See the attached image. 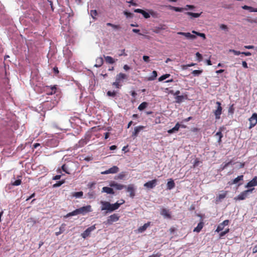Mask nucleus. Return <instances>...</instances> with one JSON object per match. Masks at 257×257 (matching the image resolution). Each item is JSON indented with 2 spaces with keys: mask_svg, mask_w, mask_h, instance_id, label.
<instances>
[{
  "mask_svg": "<svg viewBox=\"0 0 257 257\" xmlns=\"http://www.w3.org/2000/svg\"><path fill=\"white\" fill-rule=\"evenodd\" d=\"M90 15L93 19H95V17L97 15V12L96 10H91Z\"/></svg>",
  "mask_w": 257,
  "mask_h": 257,
  "instance_id": "46",
  "label": "nucleus"
},
{
  "mask_svg": "<svg viewBox=\"0 0 257 257\" xmlns=\"http://www.w3.org/2000/svg\"><path fill=\"white\" fill-rule=\"evenodd\" d=\"M160 214L161 215L163 216L165 218H167L168 219L171 218V214H170L169 210L167 209L166 208H163L160 212Z\"/></svg>",
  "mask_w": 257,
  "mask_h": 257,
  "instance_id": "17",
  "label": "nucleus"
},
{
  "mask_svg": "<svg viewBox=\"0 0 257 257\" xmlns=\"http://www.w3.org/2000/svg\"><path fill=\"white\" fill-rule=\"evenodd\" d=\"M170 93L173 94L174 95H179V94L180 93V92L179 90H177L175 92H174L173 90H171L170 91Z\"/></svg>",
  "mask_w": 257,
  "mask_h": 257,
  "instance_id": "60",
  "label": "nucleus"
},
{
  "mask_svg": "<svg viewBox=\"0 0 257 257\" xmlns=\"http://www.w3.org/2000/svg\"><path fill=\"white\" fill-rule=\"evenodd\" d=\"M118 55L119 56H126L127 54L125 53V49H122L121 50H120V53L118 54Z\"/></svg>",
  "mask_w": 257,
  "mask_h": 257,
  "instance_id": "62",
  "label": "nucleus"
},
{
  "mask_svg": "<svg viewBox=\"0 0 257 257\" xmlns=\"http://www.w3.org/2000/svg\"><path fill=\"white\" fill-rule=\"evenodd\" d=\"M249 121V129L254 127L257 123V113H254L248 119Z\"/></svg>",
  "mask_w": 257,
  "mask_h": 257,
  "instance_id": "5",
  "label": "nucleus"
},
{
  "mask_svg": "<svg viewBox=\"0 0 257 257\" xmlns=\"http://www.w3.org/2000/svg\"><path fill=\"white\" fill-rule=\"evenodd\" d=\"M120 83L118 82L117 81H115L112 83V85L114 86H115L117 88H119L121 87V85L119 84Z\"/></svg>",
  "mask_w": 257,
  "mask_h": 257,
  "instance_id": "52",
  "label": "nucleus"
},
{
  "mask_svg": "<svg viewBox=\"0 0 257 257\" xmlns=\"http://www.w3.org/2000/svg\"><path fill=\"white\" fill-rule=\"evenodd\" d=\"M150 222H148L144 224L143 226L140 227L138 229V232L142 233L145 231L147 229V228L150 225Z\"/></svg>",
  "mask_w": 257,
  "mask_h": 257,
  "instance_id": "26",
  "label": "nucleus"
},
{
  "mask_svg": "<svg viewBox=\"0 0 257 257\" xmlns=\"http://www.w3.org/2000/svg\"><path fill=\"white\" fill-rule=\"evenodd\" d=\"M242 8L244 10H248L250 12H257L256 8H254L251 7L247 6L246 5L242 6Z\"/></svg>",
  "mask_w": 257,
  "mask_h": 257,
  "instance_id": "31",
  "label": "nucleus"
},
{
  "mask_svg": "<svg viewBox=\"0 0 257 257\" xmlns=\"http://www.w3.org/2000/svg\"><path fill=\"white\" fill-rule=\"evenodd\" d=\"M143 59L144 61L148 63L150 61V58L148 56H144L143 57Z\"/></svg>",
  "mask_w": 257,
  "mask_h": 257,
  "instance_id": "61",
  "label": "nucleus"
},
{
  "mask_svg": "<svg viewBox=\"0 0 257 257\" xmlns=\"http://www.w3.org/2000/svg\"><path fill=\"white\" fill-rule=\"evenodd\" d=\"M78 214H82L84 215L86 213L91 212L92 211L91 205H88L86 206H83L77 209Z\"/></svg>",
  "mask_w": 257,
  "mask_h": 257,
  "instance_id": "4",
  "label": "nucleus"
},
{
  "mask_svg": "<svg viewBox=\"0 0 257 257\" xmlns=\"http://www.w3.org/2000/svg\"><path fill=\"white\" fill-rule=\"evenodd\" d=\"M100 204H101V211L106 210L107 212H109V207H110V203L108 201H101L100 202Z\"/></svg>",
  "mask_w": 257,
  "mask_h": 257,
  "instance_id": "12",
  "label": "nucleus"
},
{
  "mask_svg": "<svg viewBox=\"0 0 257 257\" xmlns=\"http://www.w3.org/2000/svg\"><path fill=\"white\" fill-rule=\"evenodd\" d=\"M104 59L106 63L109 64H113L115 62L114 59L110 56H105Z\"/></svg>",
  "mask_w": 257,
  "mask_h": 257,
  "instance_id": "32",
  "label": "nucleus"
},
{
  "mask_svg": "<svg viewBox=\"0 0 257 257\" xmlns=\"http://www.w3.org/2000/svg\"><path fill=\"white\" fill-rule=\"evenodd\" d=\"M134 12L142 14L144 17L146 19H148L150 17V15L149 13L140 9H135Z\"/></svg>",
  "mask_w": 257,
  "mask_h": 257,
  "instance_id": "20",
  "label": "nucleus"
},
{
  "mask_svg": "<svg viewBox=\"0 0 257 257\" xmlns=\"http://www.w3.org/2000/svg\"><path fill=\"white\" fill-rule=\"evenodd\" d=\"M254 189V188L247 189L240 193L237 197L234 198L235 200H242L246 198L249 194L251 193Z\"/></svg>",
  "mask_w": 257,
  "mask_h": 257,
  "instance_id": "2",
  "label": "nucleus"
},
{
  "mask_svg": "<svg viewBox=\"0 0 257 257\" xmlns=\"http://www.w3.org/2000/svg\"><path fill=\"white\" fill-rule=\"evenodd\" d=\"M90 137L89 136L85 137L84 139H82L78 142V146L80 147H83L89 141Z\"/></svg>",
  "mask_w": 257,
  "mask_h": 257,
  "instance_id": "19",
  "label": "nucleus"
},
{
  "mask_svg": "<svg viewBox=\"0 0 257 257\" xmlns=\"http://www.w3.org/2000/svg\"><path fill=\"white\" fill-rule=\"evenodd\" d=\"M175 101L177 103H180L182 102L184 99H186L187 98V95L186 94L185 95H177L175 97Z\"/></svg>",
  "mask_w": 257,
  "mask_h": 257,
  "instance_id": "23",
  "label": "nucleus"
},
{
  "mask_svg": "<svg viewBox=\"0 0 257 257\" xmlns=\"http://www.w3.org/2000/svg\"><path fill=\"white\" fill-rule=\"evenodd\" d=\"M229 223V221L228 220H225L222 223H220L217 227V228L215 230L216 232H219L222 231L224 227L226 225H228Z\"/></svg>",
  "mask_w": 257,
  "mask_h": 257,
  "instance_id": "14",
  "label": "nucleus"
},
{
  "mask_svg": "<svg viewBox=\"0 0 257 257\" xmlns=\"http://www.w3.org/2000/svg\"><path fill=\"white\" fill-rule=\"evenodd\" d=\"M78 214V211L77 210V209H75V210L71 212H69V213H68L65 217H69V216H74V215H76Z\"/></svg>",
  "mask_w": 257,
  "mask_h": 257,
  "instance_id": "40",
  "label": "nucleus"
},
{
  "mask_svg": "<svg viewBox=\"0 0 257 257\" xmlns=\"http://www.w3.org/2000/svg\"><path fill=\"white\" fill-rule=\"evenodd\" d=\"M243 178V175L238 176L237 177L233 179L232 181L228 182V184L229 185H232L233 184H235L238 183L239 181H242Z\"/></svg>",
  "mask_w": 257,
  "mask_h": 257,
  "instance_id": "22",
  "label": "nucleus"
},
{
  "mask_svg": "<svg viewBox=\"0 0 257 257\" xmlns=\"http://www.w3.org/2000/svg\"><path fill=\"white\" fill-rule=\"evenodd\" d=\"M166 7H167L168 9L170 10H173L176 12H183V11H186L188 9H193L195 7L193 5H187L186 6L185 8H179V7H175L174 6H172L171 5L166 6Z\"/></svg>",
  "mask_w": 257,
  "mask_h": 257,
  "instance_id": "1",
  "label": "nucleus"
},
{
  "mask_svg": "<svg viewBox=\"0 0 257 257\" xmlns=\"http://www.w3.org/2000/svg\"><path fill=\"white\" fill-rule=\"evenodd\" d=\"M202 70H195L192 72V74H193L194 76H198L199 75L201 74L202 73Z\"/></svg>",
  "mask_w": 257,
  "mask_h": 257,
  "instance_id": "42",
  "label": "nucleus"
},
{
  "mask_svg": "<svg viewBox=\"0 0 257 257\" xmlns=\"http://www.w3.org/2000/svg\"><path fill=\"white\" fill-rule=\"evenodd\" d=\"M119 171V168L116 166H114L112 167L109 168V169L101 172V174L103 175L108 174H115L117 173Z\"/></svg>",
  "mask_w": 257,
  "mask_h": 257,
  "instance_id": "8",
  "label": "nucleus"
},
{
  "mask_svg": "<svg viewBox=\"0 0 257 257\" xmlns=\"http://www.w3.org/2000/svg\"><path fill=\"white\" fill-rule=\"evenodd\" d=\"M180 126L185 128L186 126L184 125H181L179 122H177L175 126L173 127L174 130L176 132L178 131Z\"/></svg>",
  "mask_w": 257,
  "mask_h": 257,
  "instance_id": "38",
  "label": "nucleus"
},
{
  "mask_svg": "<svg viewBox=\"0 0 257 257\" xmlns=\"http://www.w3.org/2000/svg\"><path fill=\"white\" fill-rule=\"evenodd\" d=\"M167 27L164 24H161L158 26V27H156V29L160 30H165L166 29Z\"/></svg>",
  "mask_w": 257,
  "mask_h": 257,
  "instance_id": "51",
  "label": "nucleus"
},
{
  "mask_svg": "<svg viewBox=\"0 0 257 257\" xmlns=\"http://www.w3.org/2000/svg\"><path fill=\"white\" fill-rule=\"evenodd\" d=\"M27 221L28 223H30L32 226L34 225L37 223V221L33 218H28Z\"/></svg>",
  "mask_w": 257,
  "mask_h": 257,
  "instance_id": "44",
  "label": "nucleus"
},
{
  "mask_svg": "<svg viewBox=\"0 0 257 257\" xmlns=\"http://www.w3.org/2000/svg\"><path fill=\"white\" fill-rule=\"evenodd\" d=\"M96 228L95 225H93L87 228L83 233H81V236L83 238H86L89 236L91 231L95 230Z\"/></svg>",
  "mask_w": 257,
  "mask_h": 257,
  "instance_id": "6",
  "label": "nucleus"
},
{
  "mask_svg": "<svg viewBox=\"0 0 257 257\" xmlns=\"http://www.w3.org/2000/svg\"><path fill=\"white\" fill-rule=\"evenodd\" d=\"M145 126L142 125H139L135 128L134 132L133 133L132 136L134 138H136L138 136L139 132L143 130Z\"/></svg>",
  "mask_w": 257,
  "mask_h": 257,
  "instance_id": "21",
  "label": "nucleus"
},
{
  "mask_svg": "<svg viewBox=\"0 0 257 257\" xmlns=\"http://www.w3.org/2000/svg\"><path fill=\"white\" fill-rule=\"evenodd\" d=\"M161 255L160 253H157L156 254H153L152 255H150L149 257H160Z\"/></svg>",
  "mask_w": 257,
  "mask_h": 257,
  "instance_id": "64",
  "label": "nucleus"
},
{
  "mask_svg": "<svg viewBox=\"0 0 257 257\" xmlns=\"http://www.w3.org/2000/svg\"><path fill=\"white\" fill-rule=\"evenodd\" d=\"M203 225H204V223L203 222H200L198 224L197 227L194 228L193 231L196 232H199L202 229Z\"/></svg>",
  "mask_w": 257,
  "mask_h": 257,
  "instance_id": "29",
  "label": "nucleus"
},
{
  "mask_svg": "<svg viewBox=\"0 0 257 257\" xmlns=\"http://www.w3.org/2000/svg\"><path fill=\"white\" fill-rule=\"evenodd\" d=\"M192 33L196 34V35L200 36L203 38V39H206L205 35L204 33H201L195 31H192Z\"/></svg>",
  "mask_w": 257,
  "mask_h": 257,
  "instance_id": "39",
  "label": "nucleus"
},
{
  "mask_svg": "<svg viewBox=\"0 0 257 257\" xmlns=\"http://www.w3.org/2000/svg\"><path fill=\"white\" fill-rule=\"evenodd\" d=\"M167 186L168 189L171 190L174 188L175 186V184L174 180L172 179H170L167 182Z\"/></svg>",
  "mask_w": 257,
  "mask_h": 257,
  "instance_id": "27",
  "label": "nucleus"
},
{
  "mask_svg": "<svg viewBox=\"0 0 257 257\" xmlns=\"http://www.w3.org/2000/svg\"><path fill=\"white\" fill-rule=\"evenodd\" d=\"M220 28L221 30H225V31H227L228 30V28H227V26L224 25V24H221L220 25Z\"/></svg>",
  "mask_w": 257,
  "mask_h": 257,
  "instance_id": "58",
  "label": "nucleus"
},
{
  "mask_svg": "<svg viewBox=\"0 0 257 257\" xmlns=\"http://www.w3.org/2000/svg\"><path fill=\"white\" fill-rule=\"evenodd\" d=\"M125 176V174L123 172L119 173L117 176L115 177V179H123Z\"/></svg>",
  "mask_w": 257,
  "mask_h": 257,
  "instance_id": "43",
  "label": "nucleus"
},
{
  "mask_svg": "<svg viewBox=\"0 0 257 257\" xmlns=\"http://www.w3.org/2000/svg\"><path fill=\"white\" fill-rule=\"evenodd\" d=\"M178 35H182L185 36L188 39L194 40L196 38V36L194 35L191 34L190 33H185L179 32L177 33Z\"/></svg>",
  "mask_w": 257,
  "mask_h": 257,
  "instance_id": "15",
  "label": "nucleus"
},
{
  "mask_svg": "<svg viewBox=\"0 0 257 257\" xmlns=\"http://www.w3.org/2000/svg\"><path fill=\"white\" fill-rule=\"evenodd\" d=\"M102 192H105L109 194H114V192L112 188L108 187H103L102 188Z\"/></svg>",
  "mask_w": 257,
  "mask_h": 257,
  "instance_id": "25",
  "label": "nucleus"
},
{
  "mask_svg": "<svg viewBox=\"0 0 257 257\" xmlns=\"http://www.w3.org/2000/svg\"><path fill=\"white\" fill-rule=\"evenodd\" d=\"M229 230H230L229 228H227L224 231L221 232L219 234L220 238H221L222 237L224 236L226 234L228 233L229 232Z\"/></svg>",
  "mask_w": 257,
  "mask_h": 257,
  "instance_id": "45",
  "label": "nucleus"
},
{
  "mask_svg": "<svg viewBox=\"0 0 257 257\" xmlns=\"http://www.w3.org/2000/svg\"><path fill=\"white\" fill-rule=\"evenodd\" d=\"M62 170L65 172L67 174H69L70 173L68 172V171L67 170V167L66 166L65 164L63 165L62 166Z\"/></svg>",
  "mask_w": 257,
  "mask_h": 257,
  "instance_id": "57",
  "label": "nucleus"
},
{
  "mask_svg": "<svg viewBox=\"0 0 257 257\" xmlns=\"http://www.w3.org/2000/svg\"><path fill=\"white\" fill-rule=\"evenodd\" d=\"M157 183V180L154 179L151 181H149L147 182L144 185V186L145 187H146L147 188L153 189L156 186Z\"/></svg>",
  "mask_w": 257,
  "mask_h": 257,
  "instance_id": "11",
  "label": "nucleus"
},
{
  "mask_svg": "<svg viewBox=\"0 0 257 257\" xmlns=\"http://www.w3.org/2000/svg\"><path fill=\"white\" fill-rule=\"evenodd\" d=\"M120 203H118L117 202L114 204L110 203V207H109V212H112V211L117 209L120 207V206L121 205L123 204L125 202L124 200L123 199L120 200Z\"/></svg>",
  "mask_w": 257,
  "mask_h": 257,
  "instance_id": "7",
  "label": "nucleus"
},
{
  "mask_svg": "<svg viewBox=\"0 0 257 257\" xmlns=\"http://www.w3.org/2000/svg\"><path fill=\"white\" fill-rule=\"evenodd\" d=\"M216 104L217 105L216 109L213 111V113L215 116L216 119L220 118V115L222 113V108L221 103L219 101H217Z\"/></svg>",
  "mask_w": 257,
  "mask_h": 257,
  "instance_id": "3",
  "label": "nucleus"
},
{
  "mask_svg": "<svg viewBox=\"0 0 257 257\" xmlns=\"http://www.w3.org/2000/svg\"><path fill=\"white\" fill-rule=\"evenodd\" d=\"M234 104H232L228 108V112L231 114H233L234 113Z\"/></svg>",
  "mask_w": 257,
  "mask_h": 257,
  "instance_id": "49",
  "label": "nucleus"
},
{
  "mask_svg": "<svg viewBox=\"0 0 257 257\" xmlns=\"http://www.w3.org/2000/svg\"><path fill=\"white\" fill-rule=\"evenodd\" d=\"M232 163V161L231 160L230 161L225 163L222 167V170L225 169L226 168H227L229 165L231 164Z\"/></svg>",
  "mask_w": 257,
  "mask_h": 257,
  "instance_id": "56",
  "label": "nucleus"
},
{
  "mask_svg": "<svg viewBox=\"0 0 257 257\" xmlns=\"http://www.w3.org/2000/svg\"><path fill=\"white\" fill-rule=\"evenodd\" d=\"M215 136L218 137V143L219 144H220L221 142V139L223 137V135L221 133V131H219V132H217L215 134Z\"/></svg>",
  "mask_w": 257,
  "mask_h": 257,
  "instance_id": "34",
  "label": "nucleus"
},
{
  "mask_svg": "<svg viewBox=\"0 0 257 257\" xmlns=\"http://www.w3.org/2000/svg\"><path fill=\"white\" fill-rule=\"evenodd\" d=\"M119 218V216L116 214H113L108 217L106 222L108 224H111L113 222L118 221Z\"/></svg>",
  "mask_w": 257,
  "mask_h": 257,
  "instance_id": "9",
  "label": "nucleus"
},
{
  "mask_svg": "<svg viewBox=\"0 0 257 257\" xmlns=\"http://www.w3.org/2000/svg\"><path fill=\"white\" fill-rule=\"evenodd\" d=\"M257 186V177H254L251 181H249L245 185V188H250Z\"/></svg>",
  "mask_w": 257,
  "mask_h": 257,
  "instance_id": "18",
  "label": "nucleus"
},
{
  "mask_svg": "<svg viewBox=\"0 0 257 257\" xmlns=\"http://www.w3.org/2000/svg\"><path fill=\"white\" fill-rule=\"evenodd\" d=\"M103 64V59L101 57H98L96 59V64L94 65V67L99 68L101 67Z\"/></svg>",
  "mask_w": 257,
  "mask_h": 257,
  "instance_id": "24",
  "label": "nucleus"
},
{
  "mask_svg": "<svg viewBox=\"0 0 257 257\" xmlns=\"http://www.w3.org/2000/svg\"><path fill=\"white\" fill-rule=\"evenodd\" d=\"M196 56L198 58V60L199 62H200L202 60V56L201 54H200L199 52H197L196 53Z\"/></svg>",
  "mask_w": 257,
  "mask_h": 257,
  "instance_id": "55",
  "label": "nucleus"
},
{
  "mask_svg": "<svg viewBox=\"0 0 257 257\" xmlns=\"http://www.w3.org/2000/svg\"><path fill=\"white\" fill-rule=\"evenodd\" d=\"M83 193L82 191L74 192L72 194V196L76 198H81L82 197Z\"/></svg>",
  "mask_w": 257,
  "mask_h": 257,
  "instance_id": "36",
  "label": "nucleus"
},
{
  "mask_svg": "<svg viewBox=\"0 0 257 257\" xmlns=\"http://www.w3.org/2000/svg\"><path fill=\"white\" fill-rule=\"evenodd\" d=\"M109 186L111 187H114L116 190H120L123 189V188H126V186L122 184H118L114 181L111 182L109 184Z\"/></svg>",
  "mask_w": 257,
  "mask_h": 257,
  "instance_id": "13",
  "label": "nucleus"
},
{
  "mask_svg": "<svg viewBox=\"0 0 257 257\" xmlns=\"http://www.w3.org/2000/svg\"><path fill=\"white\" fill-rule=\"evenodd\" d=\"M107 95L108 96L114 97L116 95V92L114 91H108L107 92Z\"/></svg>",
  "mask_w": 257,
  "mask_h": 257,
  "instance_id": "48",
  "label": "nucleus"
},
{
  "mask_svg": "<svg viewBox=\"0 0 257 257\" xmlns=\"http://www.w3.org/2000/svg\"><path fill=\"white\" fill-rule=\"evenodd\" d=\"M244 48L247 49H252L254 48V47L253 45H246L244 46Z\"/></svg>",
  "mask_w": 257,
  "mask_h": 257,
  "instance_id": "63",
  "label": "nucleus"
},
{
  "mask_svg": "<svg viewBox=\"0 0 257 257\" xmlns=\"http://www.w3.org/2000/svg\"><path fill=\"white\" fill-rule=\"evenodd\" d=\"M157 76V72L156 71H153L152 75L148 78L149 80H154Z\"/></svg>",
  "mask_w": 257,
  "mask_h": 257,
  "instance_id": "37",
  "label": "nucleus"
},
{
  "mask_svg": "<svg viewBox=\"0 0 257 257\" xmlns=\"http://www.w3.org/2000/svg\"><path fill=\"white\" fill-rule=\"evenodd\" d=\"M126 191L130 193V197L133 198L135 196V188L134 185L130 184L127 187L126 186Z\"/></svg>",
  "mask_w": 257,
  "mask_h": 257,
  "instance_id": "10",
  "label": "nucleus"
},
{
  "mask_svg": "<svg viewBox=\"0 0 257 257\" xmlns=\"http://www.w3.org/2000/svg\"><path fill=\"white\" fill-rule=\"evenodd\" d=\"M65 226L66 224L65 223H63L62 224H61V226L59 228V231L55 232L56 235L58 236L60 234L62 233L65 230Z\"/></svg>",
  "mask_w": 257,
  "mask_h": 257,
  "instance_id": "30",
  "label": "nucleus"
},
{
  "mask_svg": "<svg viewBox=\"0 0 257 257\" xmlns=\"http://www.w3.org/2000/svg\"><path fill=\"white\" fill-rule=\"evenodd\" d=\"M127 79V75L122 73H119L115 77V81L119 83H120L124 79Z\"/></svg>",
  "mask_w": 257,
  "mask_h": 257,
  "instance_id": "16",
  "label": "nucleus"
},
{
  "mask_svg": "<svg viewBox=\"0 0 257 257\" xmlns=\"http://www.w3.org/2000/svg\"><path fill=\"white\" fill-rule=\"evenodd\" d=\"M227 191H223L221 194H219V195L216 198V201L219 202L221 201V200L224 199L227 195Z\"/></svg>",
  "mask_w": 257,
  "mask_h": 257,
  "instance_id": "28",
  "label": "nucleus"
},
{
  "mask_svg": "<svg viewBox=\"0 0 257 257\" xmlns=\"http://www.w3.org/2000/svg\"><path fill=\"white\" fill-rule=\"evenodd\" d=\"M148 105V103L147 102H143L139 105L138 109L140 111H142L145 109L147 107Z\"/></svg>",
  "mask_w": 257,
  "mask_h": 257,
  "instance_id": "33",
  "label": "nucleus"
},
{
  "mask_svg": "<svg viewBox=\"0 0 257 257\" xmlns=\"http://www.w3.org/2000/svg\"><path fill=\"white\" fill-rule=\"evenodd\" d=\"M64 182H65L64 180L58 181L56 184L53 185V187H59L61 185H62L63 183H64Z\"/></svg>",
  "mask_w": 257,
  "mask_h": 257,
  "instance_id": "47",
  "label": "nucleus"
},
{
  "mask_svg": "<svg viewBox=\"0 0 257 257\" xmlns=\"http://www.w3.org/2000/svg\"><path fill=\"white\" fill-rule=\"evenodd\" d=\"M50 88H51V89L52 90V92L51 93H50V94L52 95L53 94L55 93L56 90L57 89L56 86L54 85V86H51Z\"/></svg>",
  "mask_w": 257,
  "mask_h": 257,
  "instance_id": "53",
  "label": "nucleus"
},
{
  "mask_svg": "<svg viewBox=\"0 0 257 257\" xmlns=\"http://www.w3.org/2000/svg\"><path fill=\"white\" fill-rule=\"evenodd\" d=\"M21 180L20 179H18L13 182L12 184L13 186H19L21 184Z\"/></svg>",
  "mask_w": 257,
  "mask_h": 257,
  "instance_id": "50",
  "label": "nucleus"
},
{
  "mask_svg": "<svg viewBox=\"0 0 257 257\" xmlns=\"http://www.w3.org/2000/svg\"><path fill=\"white\" fill-rule=\"evenodd\" d=\"M170 76V74H166L165 75H163L162 76H161V77H159V81H162L168 78H169V77Z\"/></svg>",
  "mask_w": 257,
  "mask_h": 257,
  "instance_id": "41",
  "label": "nucleus"
},
{
  "mask_svg": "<svg viewBox=\"0 0 257 257\" xmlns=\"http://www.w3.org/2000/svg\"><path fill=\"white\" fill-rule=\"evenodd\" d=\"M229 51L233 52L234 53V54L235 55H239L240 54H241V52H240V51H236L234 50L230 49V50H229Z\"/></svg>",
  "mask_w": 257,
  "mask_h": 257,
  "instance_id": "59",
  "label": "nucleus"
},
{
  "mask_svg": "<svg viewBox=\"0 0 257 257\" xmlns=\"http://www.w3.org/2000/svg\"><path fill=\"white\" fill-rule=\"evenodd\" d=\"M124 14L126 16L127 18H132L133 16V14L132 13L126 11L124 12Z\"/></svg>",
  "mask_w": 257,
  "mask_h": 257,
  "instance_id": "54",
  "label": "nucleus"
},
{
  "mask_svg": "<svg viewBox=\"0 0 257 257\" xmlns=\"http://www.w3.org/2000/svg\"><path fill=\"white\" fill-rule=\"evenodd\" d=\"M185 14L188 16H190L193 18H198L200 17L201 14L199 13H194L192 12H186Z\"/></svg>",
  "mask_w": 257,
  "mask_h": 257,
  "instance_id": "35",
  "label": "nucleus"
}]
</instances>
